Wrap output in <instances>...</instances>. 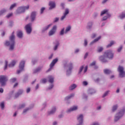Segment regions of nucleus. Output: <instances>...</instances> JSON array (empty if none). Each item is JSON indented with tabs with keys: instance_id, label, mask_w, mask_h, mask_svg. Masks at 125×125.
<instances>
[{
	"instance_id": "774afa93",
	"label": "nucleus",
	"mask_w": 125,
	"mask_h": 125,
	"mask_svg": "<svg viewBox=\"0 0 125 125\" xmlns=\"http://www.w3.org/2000/svg\"><path fill=\"white\" fill-rule=\"evenodd\" d=\"M92 125H99L98 123H94Z\"/></svg>"
},
{
	"instance_id": "dca6fc26",
	"label": "nucleus",
	"mask_w": 125,
	"mask_h": 125,
	"mask_svg": "<svg viewBox=\"0 0 125 125\" xmlns=\"http://www.w3.org/2000/svg\"><path fill=\"white\" fill-rule=\"evenodd\" d=\"M108 10L107 9H105L103 11H102L101 13V16H102V15H104V14H109V13H108Z\"/></svg>"
},
{
	"instance_id": "5fc2aeb1",
	"label": "nucleus",
	"mask_w": 125,
	"mask_h": 125,
	"mask_svg": "<svg viewBox=\"0 0 125 125\" xmlns=\"http://www.w3.org/2000/svg\"><path fill=\"white\" fill-rule=\"evenodd\" d=\"M25 107V104H22L20 106V109H21L22 108H24Z\"/></svg>"
},
{
	"instance_id": "5701e85b",
	"label": "nucleus",
	"mask_w": 125,
	"mask_h": 125,
	"mask_svg": "<svg viewBox=\"0 0 125 125\" xmlns=\"http://www.w3.org/2000/svg\"><path fill=\"white\" fill-rule=\"evenodd\" d=\"M104 74H106V75H109V74H111L112 73V72L109 69H104Z\"/></svg>"
},
{
	"instance_id": "6e6552de",
	"label": "nucleus",
	"mask_w": 125,
	"mask_h": 125,
	"mask_svg": "<svg viewBox=\"0 0 125 125\" xmlns=\"http://www.w3.org/2000/svg\"><path fill=\"white\" fill-rule=\"evenodd\" d=\"M25 29L27 34H31L32 32V24L31 23L27 24L25 27Z\"/></svg>"
},
{
	"instance_id": "6e6d98bb",
	"label": "nucleus",
	"mask_w": 125,
	"mask_h": 125,
	"mask_svg": "<svg viewBox=\"0 0 125 125\" xmlns=\"http://www.w3.org/2000/svg\"><path fill=\"white\" fill-rule=\"evenodd\" d=\"M86 71H87V66H86L84 69V73H86Z\"/></svg>"
},
{
	"instance_id": "ea45409f",
	"label": "nucleus",
	"mask_w": 125,
	"mask_h": 125,
	"mask_svg": "<svg viewBox=\"0 0 125 125\" xmlns=\"http://www.w3.org/2000/svg\"><path fill=\"white\" fill-rule=\"evenodd\" d=\"M58 45H59V42H58L56 45L54 47V50H56V49H57V47H58Z\"/></svg>"
},
{
	"instance_id": "c756f323",
	"label": "nucleus",
	"mask_w": 125,
	"mask_h": 125,
	"mask_svg": "<svg viewBox=\"0 0 125 125\" xmlns=\"http://www.w3.org/2000/svg\"><path fill=\"white\" fill-rule=\"evenodd\" d=\"M5 12H6V10L4 9L0 11V15H2L4 13H5Z\"/></svg>"
},
{
	"instance_id": "ddd939ff",
	"label": "nucleus",
	"mask_w": 125,
	"mask_h": 125,
	"mask_svg": "<svg viewBox=\"0 0 125 125\" xmlns=\"http://www.w3.org/2000/svg\"><path fill=\"white\" fill-rule=\"evenodd\" d=\"M49 5L50 6L49 9H52V8H54V7L56 6L55 2L53 1H50Z\"/></svg>"
},
{
	"instance_id": "7ed1b4c3",
	"label": "nucleus",
	"mask_w": 125,
	"mask_h": 125,
	"mask_svg": "<svg viewBox=\"0 0 125 125\" xmlns=\"http://www.w3.org/2000/svg\"><path fill=\"white\" fill-rule=\"evenodd\" d=\"M125 108L120 110L119 113L116 114V116L115 117L114 121L115 122H118L124 115H125Z\"/></svg>"
},
{
	"instance_id": "72a5a7b5",
	"label": "nucleus",
	"mask_w": 125,
	"mask_h": 125,
	"mask_svg": "<svg viewBox=\"0 0 125 125\" xmlns=\"http://www.w3.org/2000/svg\"><path fill=\"white\" fill-rule=\"evenodd\" d=\"M52 24H50L48 25L47 26H46V28L43 29L44 31H46V30H48V29L49 28V27H50V26H52Z\"/></svg>"
},
{
	"instance_id": "680f3d73",
	"label": "nucleus",
	"mask_w": 125,
	"mask_h": 125,
	"mask_svg": "<svg viewBox=\"0 0 125 125\" xmlns=\"http://www.w3.org/2000/svg\"><path fill=\"white\" fill-rule=\"evenodd\" d=\"M99 81H100V79H99V78H97V79L95 80V82H96L97 83H98V82H99Z\"/></svg>"
},
{
	"instance_id": "e433bc0d",
	"label": "nucleus",
	"mask_w": 125,
	"mask_h": 125,
	"mask_svg": "<svg viewBox=\"0 0 125 125\" xmlns=\"http://www.w3.org/2000/svg\"><path fill=\"white\" fill-rule=\"evenodd\" d=\"M120 17L121 19H123V18H125V14L124 13H122L120 16Z\"/></svg>"
},
{
	"instance_id": "cd10ccee",
	"label": "nucleus",
	"mask_w": 125,
	"mask_h": 125,
	"mask_svg": "<svg viewBox=\"0 0 125 125\" xmlns=\"http://www.w3.org/2000/svg\"><path fill=\"white\" fill-rule=\"evenodd\" d=\"M73 63H70L68 65V69L69 71H71L73 69Z\"/></svg>"
},
{
	"instance_id": "423d86ee",
	"label": "nucleus",
	"mask_w": 125,
	"mask_h": 125,
	"mask_svg": "<svg viewBox=\"0 0 125 125\" xmlns=\"http://www.w3.org/2000/svg\"><path fill=\"white\" fill-rule=\"evenodd\" d=\"M26 9H29V5L27 6H23V7H20L17 10V13L19 14L20 13H23V12H25V10Z\"/></svg>"
},
{
	"instance_id": "9d476101",
	"label": "nucleus",
	"mask_w": 125,
	"mask_h": 125,
	"mask_svg": "<svg viewBox=\"0 0 125 125\" xmlns=\"http://www.w3.org/2000/svg\"><path fill=\"white\" fill-rule=\"evenodd\" d=\"M57 29V26L56 25H54L51 29V30L49 32V36H50L54 35V34H55V32H56Z\"/></svg>"
},
{
	"instance_id": "473e14b6",
	"label": "nucleus",
	"mask_w": 125,
	"mask_h": 125,
	"mask_svg": "<svg viewBox=\"0 0 125 125\" xmlns=\"http://www.w3.org/2000/svg\"><path fill=\"white\" fill-rule=\"evenodd\" d=\"M103 50V47H99L98 48V52H101Z\"/></svg>"
},
{
	"instance_id": "3c124183",
	"label": "nucleus",
	"mask_w": 125,
	"mask_h": 125,
	"mask_svg": "<svg viewBox=\"0 0 125 125\" xmlns=\"http://www.w3.org/2000/svg\"><path fill=\"white\" fill-rule=\"evenodd\" d=\"M59 18H56L55 19V20H54V22L55 23V22H58V21H59Z\"/></svg>"
},
{
	"instance_id": "e2e57ef3",
	"label": "nucleus",
	"mask_w": 125,
	"mask_h": 125,
	"mask_svg": "<svg viewBox=\"0 0 125 125\" xmlns=\"http://www.w3.org/2000/svg\"><path fill=\"white\" fill-rule=\"evenodd\" d=\"M53 87V85L52 84L51 85V86L49 87V89H51V88H52Z\"/></svg>"
},
{
	"instance_id": "09e8293b",
	"label": "nucleus",
	"mask_w": 125,
	"mask_h": 125,
	"mask_svg": "<svg viewBox=\"0 0 125 125\" xmlns=\"http://www.w3.org/2000/svg\"><path fill=\"white\" fill-rule=\"evenodd\" d=\"M95 61L93 62L91 64H90V66H94L96 64Z\"/></svg>"
},
{
	"instance_id": "4c0bfd02",
	"label": "nucleus",
	"mask_w": 125,
	"mask_h": 125,
	"mask_svg": "<svg viewBox=\"0 0 125 125\" xmlns=\"http://www.w3.org/2000/svg\"><path fill=\"white\" fill-rule=\"evenodd\" d=\"M123 49V46H120V47L118 49V52H121V51Z\"/></svg>"
},
{
	"instance_id": "7c9ffc66",
	"label": "nucleus",
	"mask_w": 125,
	"mask_h": 125,
	"mask_svg": "<svg viewBox=\"0 0 125 125\" xmlns=\"http://www.w3.org/2000/svg\"><path fill=\"white\" fill-rule=\"evenodd\" d=\"M117 109H118L117 105L113 106V107L112 108V112H115L116 111V110H117Z\"/></svg>"
},
{
	"instance_id": "0eeeda50",
	"label": "nucleus",
	"mask_w": 125,
	"mask_h": 125,
	"mask_svg": "<svg viewBox=\"0 0 125 125\" xmlns=\"http://www.w3.org/2000/svg\"><path fill=\"white\" fill-rule=\"evenodd\" d=\"M24 67H25V61L21 62L19 65L20 70H17V74H20L23 70H24Z\"/></svg>"
},
{
	"instance_id": "a18cd8bd",
	"label": "nucleus",
	"mask_w": 125,
	"mask_h": 125,
	"mask_svg": "<svg viewBox=\"0 0 125 125\" xmlns=\"http://www.w3.org/2000/svg\"><path fill=\"white\" fill-rule=\"evenodd\" d=\"M44 9H45V7H42L41 10V14H42L43 11H44Z\"/></svg>"
},
{
	"instance_id": "412c9836",
	"label": "nucleus",
	"mask_w": 125,
	"mask_h": 125,
	"mask_svg": "<svg viewBox=\"0 0 125 125\" xmlns=\"http://www.w3.org/2000/svg\"><path fill=\"white\" fill-rule=\"evenodd\" d=\"M55 111H56V108L53 107L52 110L50 112H48V114L52 115L53 114H54V113H55Z\"/></svg>"
},
{
	"instance_id": "13d9d810",
	"label": "nucleus",
	"mask_w": 125,
	"mask_h": 125,
	"mask_svg": "<svg viewBox=\"0 0 125 125\" xmlns=\"http://www.w3.org/2000/svg\"><path fill=\"white\" fill-rule=\"evenodd\" d=\"M88 55V53H86L85 55H84V59H85V58H86V57H87Z\"/></svg>"
},
{
	"instance_id": "79ce46f5",
	"label": "nucleus",
	"mask_w": 125,
	"mask_h": 125,
	"mask_svg": "<svg viewBox=\"0 0 125 125\" xmlns=\"http://www.w3.org/2000/svg\"><path fill=\"white\" fill-rule=\"evenodd\" d=\"M109 93V91H106L104 94L103 95V97H105L108 95V94Z\"/></svg>"
},
{
	"instance_id": "603ef678",
	"label": "nucleus",
	"mask_w": 125,
	"mask_h": 125,
	"mask_svg": "<svg viewBox=\"0 0 125 125\" xmlns=\"http://www.w3.org/2000/svg\"><path fill=\"white\" fill-rule=\"evenodd\" d=\"M12 15V13H10L7 16L6 18H9V17H11V16Z\"/></svg>"
},
{
	"instance_id": "0e129e2a",
	"label": "nucleus",
	"mask_w": 125,
	"mask_h": 125,
	"mask_svg": "<svg viewBox=\"0 0 125 125\" xmlns=\"http://www.w3.org/2000/svg\"><path fill=\"white\" fill-rule=\"evenodd\" d=\"M17 85H18V83H16L14 85V87H16Z\"/></svg>"
},
{
	"instance_id": "8fccbe9b",
	"label": "nucleus",
	"mask_w": 125,
	"mask_h": 125,
	"mask_svg": "<svg viewBox=\"0 0 125 125\" xmlns=\"http://www.w3.org/2000/svg\"><path fill=\"white\" fill-rule=\"evenodd\" d=\"M30 91H31V88L30 87L27 88L26 89L27 93H29Z\"/></svg>"
},
{
	"instance_id": "f704fd0d",
	"label": "nucleus",
	"mask_w": 125,
	"mask_h": 125,
	"mask_svg": "<svg viewBox=\"0 0 125 125\" xmlns=\"http://www.w3.org/2000/svg\"><path fill=\"white\" fill-rule=\"evenodd\" d=\"M42 68L41 67H39L34 71V73H38V72H40V70Z\"/></svg>"
},
{
	"instance_id": "f8f14e48",
	"label": "nucleus",
	"mask_w": 125,
	"mask_h": 125,
	"mask_svg": "<svg viewBox=\"0 0 125 125\" xmlns=\"http://www.w3.org/2000/svg\"><path fill=\"white\" fill-rule=\"evenodd\" d=\"M37 15V13L36 12H32L31 14V21H34L36 18V16Z\"/></svg>"
},
{
	"instance_id": "a211bd4d",
	"label": "nucleus",
	"mask_w": 125,
	"mask_h": 125,
	"mask_svg": "<svg viewBox=\"0 0 125 125\" xmlns=\"http://www.w3.org/2000/svg\"><path fill=\"white\" fill-rule=\"evenodd\" d=\"M76 87H77V85H76V84H73L69 87V90H73V89H75Z\"/></svg>"
},
{
	"instance_id": "de8ad7c7",
	"label": "nucleus",
	"mask_w": 125,
	"mask_h": 125,
	"mask_svg": "<svg viewBox=\"0 0 125 125\" xmlns=\"http://www.w3.org/2000/svg\"><path fill=\"white\" fill-rule=\"evenodd\" d=\"M83 85H87L88 83L86 81H83Z\"/></svg>"
},
{
	"instance_id": "052dcab7",
	"label": "nucleus",
	"mask_w": 125,
	"mask_h": 125,
	"mask_svg": "<svg viewBox=\"0 0 125 125\" xmlns=\"http://www.w3.org/2000/svg\"><path fill=\"white\" fill-rule=\"evenodd\" d=\"M28 110H29V108H27V109H24V110H23V113H26V112H27V111H28Z\"/></svg>"
},
{
	"instance_id": "2eb2a0df",
	"label": "nucleus",
	"mask_w": 125,
	"mask_h": 125,
	"mask_svg": "<svg viewBox=\"0 0 125 125\" xmlns=\"http://www.w3.org/2000/svg\"><path fill=\"white\" fill-rule=\"evenodd\" d=\"M48 78L49 79L48 80L49 83H52L54 82V78H53V77H52L51 76H49Z\"/></svg>"
},
{
	"instance_id": "39448f33",
	"label": "nucleus",
	"mask_w": 125,
	"mask_h": 125,
	"mask_svg": "<svg viewBox=\"0 0 125 125\" xmlns=\"http://www.w3.org/2000/svg\"><path fill=\"white\" fill-rule=\"evenodd\" d=\"M118 71L119 72V76L120 78H124L125 77V72L124 71V67L119 65Z\"/></svg>"
},
{
	"instance_id": "c85d7f7f",
	"label": "nucleus",
	"mask_w": 125,
	"mask_h": 125,
	"mask_svg": "<svg viewBox=\"0 0 125 125\" xmlns=\"http://www.w3.org/2000/svg\"><path fill=\"white\" fill-rule=\"evenodd\" d=\"M75 96V94H71L70 96H68L66 97V99H70V98H72V97H74Z\"/></svg>"
},
{
	"instance_id": "1a4fd4ad",
	"label": "nucleus",
	"mask_w": 125,
	"mask_h": 125,
	"mask_svg": "<svg viewBox=\"0 0 125 125\" xmlns=\"http://www.w3.org/2000/svg\"><path fill=\"white\" fill-rule=\"evenodd\" d=\"M57 61H58V59H55L53 60V61L50 64V68L46 71L47 72H49V71H51V70H52V68H53V66H54V65H55V63H56L57 62Z\"/></svg>"
},
{
	"instance_id": "6ab92c4d",
	"label": "nucleus",
	"mask_w": 125,
	"mask_h": 125,
	"mask_svg": "<svg viewBox=\"0 0 125 125\" xmlns=\"http://www.w3.org/2000/svg\"><path fill=\"white\" fill-rule=\"evenodd\" d=\"M22 93H23V90H19L18 92L15 95V97L17 98V97H18Z\"/></svg>"
},
{
	"instance_id": "49530a36",
	"label": "nucleus",
	"mask_w": 125,
	"mask_h": 125,
	"mask_svg": "<svg viewBox=\"0 0 125 125\" xmlns=\"http://www.w3.org/2000/svg\"><path fill=\"white\" fill-rule=\"evenodd\" d=\"M46 82V79H43L42 80V83H45Z\"/></svg>"
},
{
	"instance_id": "a878e982",
	"label": "nucleus",
	"mask_w": 125,
	"mask_h": 125,
	"mask_svg": "<svg viewBox=\"0 0 125 125\" xmlns=\"http://www.w3.org/2000/svg\"><path fill=\"white\" fill-rule=\"evenodd\" d=\"M17 36L19 38H21L22 37H23V33L21 31L18 32L17 33Z\"/></svg>"
},
{
	"instance_id": "bf43d9fd",
	"label": "nucleus",
	"mask_w": 125,
	"mask_h": 125,
	"mask_svg": "<svg viewBox=\"0 0 125 125\" xmlns=\"http://www.w3.org/2000/svg\"><path fill=\"white\" fill-rule=\"evenodd\" d=\"M95 37H96V34H93L92 36V39H94V38H95Z\"/></svg>"
},
{
	"instance_id": "37998d69",
	"label": "nucleus",
	"mask_w": 125,
	"mask_h": 125,
	"mask_svg": "<svg viewBox=\"0 0 125 125\" xmlns=\"http://www.w3.org/2000/svg\"><path fill=\"white\" fill-rule=\"evenodd\" d=\"M64 30H65L64 28H63L61 31V32H60V35L61 36H62V35H64Z\"/></svg>"
},
{
	"instance_id": "bb28decb",
	"label": "nucleus",
	"mask_w": 125,
	"mask_h": 125,
	"mask_svg": "<svg viewBox=\"0 0 125 125\" xmlns=\"http://www.w3.org/2000/svg\"><path fill=\"white\" fill-rule=\"evenodd\" d=\"M16 5H17V4L15 3L12 4L10 7V10H12V9H13V8H14V7H15V6H16Z\"/></svg>"
},
{
	"instance_id": "338daca9",
	"label": "nucleus",
	"mask_w": 125,
	"mask_h": 125,
	"mask_svg": "<svg viewBox=\"0 0 125 125\" xmlns=\"http://www.w3.org/2000/svg\"><path fill=\"white\" fill-rule=\"evenodd\" d=\"M38 88H39V84H37L36 86V89H38Z\"/></svg>"
},
{
	"instance_id": "f03ea898",
	"label": "nucleus",
	"mask_w": 125,
	"mask_h": 125,
	"mask_svg": "<svg viewBox=\"0 0 125 125\" xmlns=\"http://www.w3.org/2000/svg\"><path fill=\"white\" fill-rule=\"evenodd\" d=\"M5 45L10 46L9 50H13L14 49V45H15V36H14V32H13L11 37H10V41H6Z\"/></svg>"
},
{
	"instance_id": "f3484780",
	"label": "nucleus",
	"mask_w": 125,
	"mask_h": 125,
	"mask_svg": "<svg viewBox=\"0 0 125 125\" xmlns=\"http://www.w3.org/2000/svg\"><path fill=\"white\" fill-rule=\"evenodd\" d=\"M101 39V36H99L98 37V38L95 39L93 42H92L90 43V45H91V44H93V43H94V42H98V41H99V40H100Z\"/></svg>"
},
{
	"instance_id": "69168bd1",
	"label": "nucleus",
	"mask_w": 125,
	"mask_h": 125,
	"mask_svg": "<svg viewBox=\"0 0 125 125\" xmlns=\"http://www.w3.org/2000/svg\"><path fill=\"white\" fill-rule=\"evenodd\" d=\"M53 57V55H51V56L50 57H49V59H51V58H52V57Z\"/></svg>"
},
{
	"instance_id": "a19ab883",
	"label": "nucleus",
	"mask_w": 125,
	"mask_h": 125,
	"mask_svg": "<svg viewBox=\"0 0 125 125\" xmlns=\"http://www.w3.org/2000/svg\"><path fill=\"white\" fill-rule=\"evenodd\" d=\"M8 62L7 61H5V67H4V70H6V68H7V64H8Z\"/></svg>"
},
{
	"instance_id": "393cba45",
	"label": "nucleus",
	"mask_w": 125,
	"mask_h": 125,
	"mask_svg": "<svg viewBox=\"0 0 125 125\" xmlns=\"http://www.w3.org/2000/svg\"><path fill=\"white\" fill-rule=\"evenodd\" d=\"M92 22H89L88 23L87 26V29H91L92 27Z\"/></svg>"
},
{
	"instance_id": "20e7f679",
	"label": "nucleus",
	"mask_w": 125,
	"mask_h": 125,
	"mask_svg": "<svg viewBox=\"0 0 125 125\" xmlns=\"http://www.w3.org/2000/svg\"><path fill=\"white\" fill-rule=\"evenodd\" d=\"M7 77L4 75L0 76V83L1 86H4L6 84V82H7Z\"/></svg>"
},
{
	"instance_id": "4d7b16f0",
	"label": "nucleus",
	"mask_w": 125,
	"mask_h": 125,
	"mask_svg": "<svg viewBox=\"0 0 125 125\" xmlns=\"http://www.w3.org/2000/svg\"><path fill=\"white\" fill-rule=\"evenodd\" d=\"M3 93V89L2 88H0V93Z\"/></svg>"
},
{
	"instance_id": "9b49d317",
	"label": "nucleus",
	"mask_w": 125,
	"mask_h": 125,
	"mask_svg": "<svg viewBox=\"0 0 125 125\" xmlns=\"http://www.w3.org/2000/svg\"><path fill=\"white\" fill-rule=\"evenodd\" d=\"M67 14H69V9H66L64 12V13L63 14V16H62L61 18V20L62 21V20H64L65 18H66V16L67 15Z\"/></svg>"
},
{
	"instance_id": "f257e3e1",
	"label": "nucleus",
	"mask_w": 125,
	"mask_h": 125,
	"mask_svg": "<svg viewBox=\"0 0 125 125\" xmlns=\"http://www.w3.org/2000/svg\"><path fill=\"white\" fill-rule=\"evenodd\" d=\"M114 57V53L111 50H108L104 52V55L100 57V60L104 63L107 62V60L105 58H108V59H113Z\"/></svg>"
},
{
	"instance_id": "58836bf2",
	"label": "nucleus",
	"mask_w": 125,
	"mask_h": 125,
	"mask_svg": "<svg viewBox=\"0 0 125 125\" xmlns=\"http://www.w3.org/2000/svg\"><path fill=\"white\" fill-rule=\"evenodd\" d=\"M83 68H84V66L83 65L80 67V70H79V73H82V72L83 71Z\"/></svg>"
},
{
	"instance_id": "c9c22d12",
	"label": "nucleus",
	"mask_w": 125,
	"mask_h": 125,
	"mask_svg": "<svg viewBox=\"0 0 125 125\" xmlns=\"http://www.w3.org/2000/svg\"><path fill=\"white\" fill-rule=\"evenodd\" d=\"M0 106L1 109H3V108H4V103H1Z\"/></svg>"
},
{
	"instance_id": "2f4dec72",
	"label": "nucleus",
	"mask_w": 125,
	"mask_h": 125,
	"mask_svg": "<svg viewBox=\"0 0 125 125\" xmlns=\"http://www.w3.org/2000/svg\"><path fill=\"white\" fill-rule=\"evenodd\" d=\"M70 30H71V26H68L67 27H66L65 33H68Z\"/></svg>"
},
{
	"instance_id": "b1692460",
	"label": "nucleus",
	"mask_w": 125,
	"mask_h": 125,
	"mask_svg": "<svg viewBox=\"0 0 125 125\" xmlns=\"http://www.w3.org/2000/svg\"><path fill=\"white\" fill-rule=\"evenodd\" d=\"M15 64H16V62H15V61H13L12 62L9 64V67H14Z\"/></svg>"
},
{
	"instance_id": "aec40b11",
	"label": "nucleus",
	"mask_w": 125,
	"mask_h": 125,
	"mask_svg": "<svg viewBox=\"0 0 125 125\" xmlns=\"http://www.w3.org/2000/svg\"><path fill=\"white\" fill-rule=\"evenodd\" d=\"M113 44H115V41H111L110 43L106 46V48H109V47H111V46H112V45H113Z\"/></svg>"
},
{
	"instance_id": "c03bdc74",
	"label": "nucleus",
	"mask_w": 125,
	"mask_h": 125,
	"mask_svg": "<svg viewBox=\"0 0 125 125\" xmlns=\"http://www.w3.org/2000/svg\"><path fill=\"white\" fill-rule=\"evenodd\" d=\"M11 83H15L16 82V78H12L11 79Z\"/></svg>"
},
{
	"instance_id": "4468645a",
	"label": "nucleus",
	"mask_w": 125,
	"mask_h": 125,
	"mask_svg": "<svg viewBox=\"0 0 125 125\" xmlns=\"http://www.w3.org/2000/svg\"><path fill=\"white\" fill-rule=\"evenodd\" d=\"M76 110H78V106H74L73 107L70 108L69 109L67 110V113L70 112H72L73 111H76Z\"/></svg>"
},
{
	"instance_id": "4be33fe9",
	"label": "nucleus",
	"mask_w": 125,
	"mask_h": 125,
	"mask_svg": "<svg viewBox=\"0 0 125 125\" xmlns=\"http://www.w3.org/2000/svg\"><path fill=\"white\" fill-rule=\"evenodd\" d=\"M109 17H111V15L107 14V16H105L103 17V21H106V20H107V19H108V18H109Z\"/></svg>"
},
{
	"instance_id": "864d4df0",
	"label": "nucleus",
	"mask_w": 125,
	"mask_h": 125,
	"mask_svg": "<svg viewBox=\"0 0 125 125\" xmlns=\"http://www.w3.org/2000/svg\"><path fill=\"white\" fill-rule=\"evenodd\" d=\"M84 45H85V46H86L87 45V41H86V40H84Z\"/></svg>"
}]
</instances>
